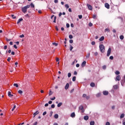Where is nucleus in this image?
I'll return each instance as SVG.
<instances>
[{"label": "nucleus", "instance_id": "obj_1", "mask_svg": "<svg viewBox=\"0 0 125 125\" xmlns=\"http://www.w3.org/2000/svg\"><path fill=\"white\" fill-rule=\"evenodd\" d=\"M99 48L101 52L104 53L105 52V46L103 44L99 45Z\"/></svg>", "mask_w": 125, "mask_h": 125}, {"label": "nucleus", "instance_id": "obj_2", "mask_svg": "<svg viewBox=\"0 0 125 125\" xmlns=\"http://www.w3.org/2000/svg\"><path fill=\"white\" fill-rule=\"evenodd\" d=\"M28 8H30V5H27L26 6H25L24 7L22 8V11L23 13H26L27 12V10Z\"/></svg>", "mask_w": 125, "mask_h": 125}, {"label": "nucleus", "instance_id": "obj_3", "mask_svg": "<svg viewBox=\"0 0 125 125\" xmlns=\"http://www.w3.org/2000/svg\"><path fill=\"white\" fill-rule=\"evenodd\" d=\"M112 49H111V48H109L107 52V54H106V56H107V57H109V56H110V55L111 54V51Z\"/></svg>", "mask_w": 125, "mask_h": 125}, {"label": "nucleus", "instance_id": "obj_4", "mask_svg": "<svg viewBox=\"0 0 125 125\" xmlns=\"http://www.w3.org/2000/svg\"><path fill=\"white\" fill-rule=\"evenodd\" d=\"M87 6L89 10H92V9H93L92 6H91V5H90L89 4H87Z\"/></svg>", "mask_w": 125, "mask_h": 125}, {"label": "nucleus", "instance_id": "obj_5", "mask_svg": "<svg viewBox=\"0 0 125 125\" xmlns=\"http://www.w3.org/2000/svg\"><path fill=\"white\" fill-rule=\"evenodd\" d=\"M79 110H81L82 113H83L84 112V110L83 109V105H80L79 106Z\"/></svg>", "mask_w": 125, "mask_h": 125}, {"label": "nucleus", "instance_id": "obj_6", "mask_svg": "<svg viewBox=\"0 0 125 125\" xmlns=\"http://www.w3.org/2000/svg\"><path fill=\"white\" fill-rule=\"evenodd\" d=\"M104 5L105 7H106V8H107V9H109V8H110V5L109 4V3H105Z\"/></svg>", "mask_w": 125, "mask_h": 125}, {"label": "nucleus", "instance_id": "obj_7", "mask_svg": "<svg viewBox=\"0 0 125 125\" xmlns=\"http://www.w3.org/2000/svg\"><path fill=\"white\" fill-rule=\"evenodd\" d=\"M115 81L116 82L117 81H121V76L120 75L117 76L115 79Z\"/></svg>", "mask_w": 125, "mask_h": 125}, {"label": "nucleus", "instance_id": "obj_8", "mask_svg": "<svg viewBox=\"0 0 125 125\" xmlns=\"http://www.w3.org/2000/svg\"><path fill=\"white\" fill-rule=\"evenodd\" d=\"M71 118H75L76 117V114L75 112H72L70 115Z\"/></svg>", "mask_w": 125, "mask_h": 125}, {"label": "nucleus", "instance_id": "obj_9", "mask_svg": "<svg viewBox=\"0 0 125 125\" xmlns=\"http://www.w3.org/2000/svg\"><path fill=\"white\" fill-rule=\"evenodd\" d=\"M103 93L104 95H108L109 94V92L107 91H104Z\"/></svg>", "mask_w": 125, "mask_h": 125}, {"label": "nucleus", "instance_id": "obj_10", "mask_svg": "<svg viewBox=\"0 0 125 125\" xmlns=\"http://www.w3.org/2000/svg\"><path fill=\"white\" fill-rule=\"evenodd\" d=\"M69 86L70 85L69 84V83H67L65 86V89H68Z\"/></svg>", "mask_w": 125, "mask_h": 125}, {"label": "nucleus", "instance_id": "obj_11", "mask_svg": "<svg viewBox=\"0 0 125 125\" xmlns=\"http://www.w3.org/2000/svg\"><path fill=\"white\" fill-rule=\"evenodd\" d=\"M8 95L9 97H12V96H13V95L11 94V92H10V91H9L8 92Z\"/></svg>", "mask_w": 125, "mask_h": 125}, {"label": "nucleus", "instance_id": "obj_12", "mask_svg": "<svg viewBox=\"0 0 125 125\" xmlns=\"http://www.w3.org/2000/svg\"><path fill=\"white\" fill-rule=\"evenodd\" d=\"M105 38L104 36L101 37L99 41L100 42H103V40H104Z\"/></svg>", "mask_w": 125, "mask_h": 125}, {"label": "nucleus", "instance_id": "obj_13", "mask_svg": "<svg viewBox=\"0 0 125 125\" xmlns=\"http://www.w3.org/2000/svg\"><path fill=\"white\" fill-rule=\"evenodd\" d=\"M85 64H86V62H85V61L83 62L82 63V66L84 67L85 65Z\"/></svg>", "mask_w": 125, "mask_h": 125}, {"label": "nucleus", "instance_id": "obj_14", "mask_svg": "<svg viewBox=\"0 0 125 125\" xmlns=\"http://www.w3.org/2000/svg\"><path fill=\"white\" fill-rule=\"evenodd\" d=\"M21 21H23V19L22 18H20V19L18 20L17 24H19Z\"/></svg>", "mask_w": 125, "mask_h": 125}, {"label": "nucleus", "instance_id": "obj_15", "mask_svg": "<svg viewBox=\"0 0 125 125\" xmlns=\"http://www.w3.org/2000/svg\"><path fill=\"white\" fill-rule=\"evenodd\" d=\"M63 104V103H59L58 104H57V107H58V108L61 107V106H62V104Z\"/></svg>", "mask_w": 125, "mask_h": 125}, {"label": "nucleus", "instance_id": "obj_16", "mask_svg": "<svg viewBox=\"0 0 125 125\" xmlns=\"http://www.w3.org/2000/svg\"><path fill=\"white\" fill-rule=\"evenodd\" d=\"M88 118H89L88 116H87V115L84 116L83 117V119L84 120H85V121H87V120H88Z\"/></svg>", "mask_w": 125, "mask_h": 125}, {"label": "nucleus", "instance_id": "obj_17", "mask_svg": "<svg viewBox=\"0 0 125 125\" xmlns=\"http://www.w3.org/2000/svg\"><path fill=\"white\" fill-rule=\"evenodd\" d=\"M39 111H37L36 112H35L34 113V118H35V117H36V116H37V115H38V114H39Z\"/></svg>", "mask_w": 125, "mask_h": 125}, {"label": "nucleus", "instance_id": "obj_18", "mask_svg": "<svg viewBox=\"0 0 125 125\" xmlns=\"http://www.w3.org/2000/svg\"><path fill=\"white\" fill-rule=\"evenodd\" d=\"M90 56V52H88L87 54V55L86 56V58H89V57Z\"/></svg>", "mask_w": 125, "mask_h": 125}, {"label": "nucleus", "instance_id": "obj_19", "mask_svg": "<svg viewBox=\"0 0 125 125\" xmlns=\"http://www.w3.org/2000/svg\"><path fill=\"white\" fill-rule=\"evenodd\" d=\"M54 118L55 119H58V118H59V115H58V114H56L54 115Z\"/></svg>", "mask_w": 125, "mask_h": 125}, {"label": "nucleus", "instance_id": "obj_20", "mask_svg": "<svg viewBox=\"0 0 125 125\" xmlns=\"http://www.w3.org/2000/svg\"><path fill=\"white\" fill-rule=\"evenodd\" d=\"M30 6H31V7H32V8H35V5L33 3H30Z\"/></svg>", "mask_w": 125, "mask_h": 125}, {"label": "nucleus", "instance_id": "obj_21", "mask_svg": "<svg viewBox=\"0 0 125 125\" xmlns=\"http://www.w3.org/2000/svg\"><path fill=\"white\" fill-rule=\"evenodd\" d=\"M95 86V83H90V86H91L92 87H94Z\"/></svg>", "mask_w": 125, "mask_h": 125}, {"label": "nucleus", "instance_id": "obj_22", "mask_svg": "<svg viewBox=\"0 0 125 125\" xmlns=\"http://www.w3.org/2000/svg\"><path fill=\"white\" fill-rule=\"evenodd\" d=\"M64 6H65L66 9H68V8H69V7H70V6H69V5L68 4H66Z\"/></svg>", "mask_w": 125, "mask_h": 125}, {"label": "nucleus", "instance_id": "obj_23", "mask_svg": "<svg viewBox=\"0 0 125 125\" xmlns=\"http://www.w3.org/2000/svg\"><path fill=\"white\" fill-rule=\"evenodd\" d=\"M114 89H118V85H114L113 86Z\"/></svg>", "mask_w": 125, "mask_h": 125}, {"label": "nucleus", "instance_id": "obj_24", "mask_svg": "<svg viewBox=\"0 0 125 125\" xmlns=\"http://www.w3.org/2000/svg\"><path fill=\"white\" fill-rule=\"evenodd\" d=\"M92 18L93 19H96V18H97V16L96 15H93V17H92Z\"/></svg>", "mask_w": 125, "mask_h": 125}, {"label": "nucleus", "instance_id": "obj_25", "mask_svg": "<svg viewBox=\"0 0 125 125\" xmlns=\"http://www.w3.org/2000/svg\"><path fill=\"white\" fill-rule=\"evenodd\" d=\"M73 48H74V47L72 46V45L70 44V51H72V50H73Z\"/></svg>", "mask_w": 125, "mask_h": 125}, {"label": "nucleus", "instance_id": "obj_26", "mask_svg": "<svg viewBox=\"0 0 125 125\" xmlns=\"http://www.w3.org/2000/svg\"><path fill=\"white\" fill-rule=\"evenodd\" d=\"M106 68H107V66L106 65H103L102 66V69H103V70H106Z\"/></svg>", "mask_w": 125, "mask_h": 125}, {"label": "nucleus", "instance_id": "obj_27", "mask_svg": "<svg viewBox=\"0 0 125 125\" xmlns=\"http://www.w3.org/2000/svg\"><path fill=\"white\" fill-rule=\"evenodd\" d=\"M76 76L73 77L72 78V81L73 82H76Z\"/></svg>", "mask_w": 125, "mask_h": 125}, {"label": "nucleus", "instance_id": "obj_28", "mask_svg": "<svg viewBox=\"0 0 125 125\" xmlns=\"http://www.w3.org/2000/svg\"><path fill=\"white\" fill-rule=\"evenodd\" d=\"M120 40H124V36L123 35H121L120 36Z\"/></svg>", "mask_w": 125, "mask_h": 125}, {"label": "nucleus", "instance_id": "obj_29", "mask_svg": "<svg viewBox=\"0 0 125 125\" xmlns=\"http://www.w3.org/2000/svg\"><path fill=\"white\" fill-rule=\"evenodd\" d=\"M53 45H55V46H57V45H58V43H56V42H53L52 43Z\"/></svg>", "mask_w": 125, "mask_h": 125}, {"label": "nucleus", "instance_id": "obj_30", "mask_svg": "<svg viewBox=\"0 0 125 125\" xmlns=\"http://www.w3.org/2000/svg\"><path fill=\"white\" fill-rule=\"evenodd\" d=\"M125 117V114H122L120 116L121 119H123Z\"/></svg>", "mask_w": 125, "mask_h": 125}, {"label": "nucleus", "instance_id": "obj_31", "mask_svg": "<svg viewBox=\"0 0 125 125\" xmlns=\"http://www.w3.org/2000/svg\"><path fill=\"white\" fill-rule=\"evenodd\" d=\"M18 93H19L20 94H22V93H23V91L21 90H20L18 91Z\"/></svg>", "mask_w": 125, "mask_h": 125}, {"label": "nucleus", "instance_id": "obj_32", "mask_svg": "<svg viewBox=\"0 0 125 125\" xmlns=\"http://www.w3.org/2000/svg\"><path fill=\"white\" fill-rule=\"evenodd\" d=\"M71 76H72V74H71V73H68L67 76H68V78H71Z\"/></svg>", "mask_w": 125, "mask_h": 125}, {"label": "nucleus", "instance_id": "obj_33", "mask_svg": "<svg viewBox=\"0 0 125 125\" xmlns=\"http://www.w3.org/2000/svg\"><path fill=\"white\" fill-rule=\"evenodd\" d=\"M11 17H12L13 19H16V17L14 15H12Z\"/></svg>", "mask_w": 125, "mask_h": 125}, {"label": "nucleus", "instance_id": "obj_34", "mask_svg": "<svg viewBox=\"0 0 125 125\" xmlns=\"http://www.w3.org/2000/svg\"><path fill=\"white\" fill-rule=\"evenodd\" d=\"M115 74H116V75H120V71H119L118 70L116 71Z\"/></svg>", "mask_w": 125, "mask_h": 125}, {"label": "nucleus", "instance_id": "obj_35", "mask_svg": "<svg viewBox=\"0 0 125 125\" xmlns=\"http://www.w3.org/2000/svg\"><path fill=\"white\" fill-rule=\"evenodd\" d=\"M90 125H94V121H91L90 123Z\"/></svg>", "mask_w": 125, "mask_h": 125}, {"label": "nucleus", "instance_id": "obj_36", "mask_svg": "<svg viewBox=\"0 0 125 125\" xmlns=\"http://www.w3.org/2000/svg\"><path fill=\"white\" fill-rule=\"evenodd\" d=\"M14 86H16V87H18L19 85H18V84L17 83H14Z\"/></svg>", "mask_w": 125, "mask_h": 125}, {"label": "nucleus", "instance_id": "obj_37", "mask_svg": "<svg viewBox=\"0 0 125 125\" xmlns=\"http://www.w3.org/2000/svg\"><path fill=\"white\" fill-rule=\"evenodd\" d=\"M52 114H53V112L51 111L49 114V117H52Z\"/></svg>", "mask_w": 125, "mask_h": 125}, {"label": "nucleus", "instance_id": "obj_38", "mask_svg": "<svg viewBox=\"0 0 125 125\" xmlns=\"http://www.w3.org/2000/svg\"><path fill=\"white\" fill-rule=\"evenodd\" d=\"M109 59H110V60H113V59H114V57L113 56H111L109 57Z\"/></svg>", "mask_w": 125, "mask_h": 125}, {"label": "nucleus", "instance_id": "obj_39", "mask_svg": "<svg viewBox=\"0 0 125 125\" xmlns=\"http://www.w3.org/2000/svg\"><path fill=\"white\" fill-rule=\"evenodd\" d=\"M51 108H52L53 109L55 108V105L54 104H53L51 105Z\"/></svg>", "mask_w": 125, "mask_h": 125}, {"label": "nucleus", "instance_id": "obj_40", "mask_svg": "<svg viewBox=\"0 0 125 125\" xmlns=\"http://www.w3.org/2000/svg\"><path fill=\"white\" fill-rule=\"evenodd\" d=\"M54 23H56V16L54 17Z\"/></svg>", "mask_w": 125, "mask_h": 125}, {"label": "nucleus", "instance_id": "obj_41", "mask_svg": "<svg viewBox=\"0 0 125 125\" xmlns=\"http://www.w3.org/2000/svg\"><path fill=\"white\" fill-rule=\"evenodd\" d=\"M105 31L106 32H108V33L110 32V29H109L108 28H106V29H105Z\"/></svg>", "mask_w": 125, "mask_h": 125}, {"label": "nucleus", "instance_id": "obj_42", "mask_svg": "<svg viewBox=\"0 0 125 125\" xmlns=\"http://www.w3.org/2000/svg\"><path fill=\"white\" fill-rule=\"evenodd\" d=\"M15 108H16V105H14L13 108L12 109V111H14V110L15 109Z\"/></svg>", "mask_w": 125, "mask_h": 125}, {"label": "nucleus", "instance_id": "obj_43", "mask_svg": "<svg viewBox=\"0 0 125 125\" xmlns=\"http://www.w3.org/2000/svg\"><path fill=\"white\" fill-rule=\"evenodd\" d=\"M7 60L8 62H10V60H11V58L9 57V58L7 59Z\"/></svg>", "mask_w": 125, "mask_h": 125}, {"label": "nucleus", "instance_id": "obj_44", "mask_svg": "<svg viewBox=\"0 0 125 125\" xmlns=\"http://www.w3.org/2000/svg\"><path fill=\"white\" fill-rule=\"evenodd\" d=\"M92 45H94L95 44V42L93 41L91 42Z\"/></svg>", "mask_w": 125, "mask_h": 125}, {"label": "nucleus", "instance_id": "obj_45", "mask_svg": "<svg viewBox=\"0 0 125 125\" xmlns=\"http://www.w3.org/2000/svg\"><path fill=\"white\" fill-rule=\"evenodd\" d=\"M7 49V45L4 46L3 49L5 50Z\"/></svg>", "mask_w": 125, "mask_h": 125}, {"label": "nucleus", "instance_id": "obj_46", "mask_svg": "<svg viewBox=\"0 0 125 125\" xmlns=\"http://www.w3.org/2000/svg\"><path fill=\"white\" fill-rule=\"evenodd\" d=\"M78 17H79V19H82V18H83V16L82 15H79Z\"/></svg>", "mask_w": 125, "mask_h": 125}, {"label": "nucleus", "instance_id": "obj_47", "mask_svg": "<svg viewBox=\"0 0 125 125\" xmlns=\"http://www.w3.org/2000/svg\"><path fill=\"white\" fill-rule=\"evenodd\" d=\"M69 39H73V35H69Z\"/></svg>", "mask_w": 125, "mask_h": 125}, {"label": "nucleus", "instance_id": "obj_48", "mask_svg": "<svg viewBox=\"0 0 125 125\" xmlns=\"http://www.w3.org/2000/svg\"><path fill=\"white\" fill-rule=\"evenodd\" d=\"M94 55L95 56H97V55H98V52H95Z\"/></svg>", "mask_w": 125, "mask_h": 125}, {"label": "nucleus", "instance_id": "obj_49", "mask_svg": "<svg viewBox=\"0 0 125 125\" xmlns=\"http://www.w3.org/2000/svg\"><path fill=\"white\" fill-rule=\"evenodd\" d=\"M51 95H52V92L51 91H50L49 93V96H50Z\"/></svg>", "mask_w": 125, "mask_h": 125}, {"label": "nucleus", "instance_id": "obj_50", "mask_svg": "<svg viewBox=\"0 0 125 125\" xmlns=\"http://www.w3.org/2000/svg\"><path fill=\"white\" fill-rule=\"evenodd\" d=\"M70 27V24L69 23L66 24V28H69Z\"/></svg>", "mask_w": 125, "mask_h": 125}, {"label": "nucleus", "instance_id": "obj_51", "mask_svg": "<svg viewBox=\"0 0 125 125\" xmlns=\"http://www.w3.org/2000/svg\"><path fill=\"white\" fill-rule=\"evenodd\" d=\"M24 34H22L20 36V38H24Z\"/></svg>", "mask_w": 125, "mask_h": 125}, {"label": "nucleus", "instance_id": "obj_52", "mask_svg": "<svg viewBox=\"0 0 125 125\" xmlns=\"http://www.w3.org/2000/svg\"><path fill=\"white\" fill-rule=\"evenodd\" d=\"M50 100H52V101L55 100V97H53V98H51L50 99Z\"/></svg>", "mask_w": 125, "mask_h": 125}, {"label": "nucleus", "instance_id": "obj_53", "mask_svg": "<svg viewBox=\"0 0 125 125\" xmlns=\"http://www.w3.org/2000/svg\"><path fill=\"white\" fill-rule=\"evenodd\" d=\"M54 1L55 3H58V0H54Z\"/></svg>", "mask_w": 125, "mask_h": 125}, {"label": "nucleus", "instance_id": "obj_54", "mask_svg": "<svg viewBox=\"0 0 125 125\" xmlns=\"http://www.w3.org/2000/svg\"><path fill=\"white\" fill-rule=\"evenodd\" d=\"M92 23H91V22H90V23H89V26H90V27H92Z\"/></svg>", "mask_w": 125, "mask_h": 125}, {"label": "nucleus", "instance_id": "obj_55", "mask_svg": "<svg viewBox=\"0 0 125 125\" xmlns=\"http://www.w3.org/2000/svg\"><path fill=\"white\" fill-rule=\"evenodd\" d=\"M69 42H70V43H73V40H69Z\"/></svg>", "mask_w": 125, "mask_h": 125}, {"label": "nucleus", "instance_id": "obj_56", "mask_svg": "<svg viewBox=\"0 0 125 125\" xmlns=\"http://www.w3.org/2000/svg\"><path fill=\"white\" fill-rule=\"evenodd\" d=\"M101 95V94L98 93L97 94V97H99V96H100Z\"/></svg>", "mask_w": 125, "mask_h": 125}, {"label": "nucleus", "instance_id": "obj_57", "mask_svg": "<svg viewBox=\"0 0 125 125\" xmlns=\"http://www.w3.org/2000/svg\"><path fill=\"white\" fill-rule=\"evenodd\" d=\"M76 67L77 68H79V67H80V64L79 63L76 64Z\"/></svg>", "mask_w": 125, "mask_h": 125}, {"label": "nucleus", "instance_id": "obj_58", "mask_svg": "<svg viewBox=\"0 0 125 125\" xmlns=\"http://www.w3.org/2000/svg\"><path fill=\"white\" fill-rule=\"evenodd\" d=\"M68 11H69V12H72V9H71V8H69Z\"/></svg>", "mask_w": 125, "mask_h": 125}, {"label": "nucleus", "instance_id": "obj_59", "mask_svg": "<svg viewBox=\"0 0 125 125\" xmlns=\"http://www.w3.org/2000/svg\"><path fill=\"white\" fill-rule=\"evenodd\" d=\"M14 48H15L16 49H17V46H16V44L14 45Z\"/></svg>", "mask_w": 125, "mask_h": 125}, {"label": "nucleus", "instance_id": "obj_60", "mask_svg": "<svg viewBox=\"0 0 125 125\" xmlns=\"http://www.w3.org/2000/svg\"><path fill=\"white\" fill-rule=\"evenodd\" d=\"M46 114V111H45V112H44L43 113V114H42V115L43 116H45V114Z\"/></svg>", "mask_w": 125, "mask_h": 125}, {"label": "nucleus", "instance_id": "obj_61", "mask_svg": "<svg viewBox=\"0 0 125 125\" xmlns=\"http://www.w3.org/2000/svg\"><path fill=\"white\" fill-rule=\"evenodd\" d=\"M83 97H84V98L86 97V94H83Z\"/></svg>", "mask_w": 125, "mask_h": 125}, {"label": "nucleus", "instance_id": "obj_62", "mask_svg": "<svg viewBox=\"0 0 125 125\" xmlns=\"http://www.w3.org/2000/svg\"><path fill=\"white\" fill-rule=\"evenodd\" d=\"M48 104H52V101H49Z\"/></svg>", "mask_w": 125, "mask_h": 125}, {"label": "nucleus", "instance_id": "obj_63", "mask_svg": "<svg viewBox=\"0 0 125 125\" xmlns=\"http://www.w3.org/2000/svg\"><path fill=\"white\" fill-rule=\"evenodd\" d=\"M105 125H110V123H109V122H106Z\"/></svg>", "mask_w": 125, "mask_h": 125}, {"label": "nucleus", "instance_id": "obj_64", "mask_svg": "<svg viewBox=\"0 0 125 125\" xmlns=\"http://www.w3.org/2000/svg\"><path fill=\"white\" fill-rule=\"evenodd\" d=\"M123 125H125V120H124L123 122Z\"/></svg>", "mask_w": 125, "mask_h": 125}]
</instances>
